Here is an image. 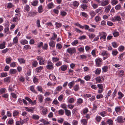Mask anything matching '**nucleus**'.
<instances>
[{
  "label": "nucleus",
  "instance_id": "59",
  "mask_svg": "<svg viewBox=\"0 0 125 125\" xmlns=\"http://www.w3.org/2000/svg\"><path fill=\"white\" fill-rule=\"evenodd\" d=\"M77 109L76 108H75L73 109L72 111V113L73 114H76L77 113Z\"/></svg>",
  "mask_w": 125,
  "mask_h": 125
},
{
  "label": "nucleus",
  "instance_id": "51",
  "mask_svg": "<svg viewBox=\"0 0 125 125\" xmlns=\"http://www.w3.org/2000/svg\"><path fill=\"white\" fill-rule=\"evenodd\" d=\"M83 101V99L81 98H80L77 99V103L81 104L82 103Z\"/></svg>",
  "mask_w": 125,
  "mask_h": 125
},
{
  "label": "nucleus",
  "instance_id": "53",
  "mask_svg": "<svg viewBox=\"0 0 125 125\" xmlns=\"http://www.w3.org/2000/svg\"><path fill=\"white\" fill-rule=\"evenodd\" d=\"M63 95L62 94L60 95L58 97V100L60 101H62L63 97Z\"/></svg>",
  "mask_w": 125,
  "mask_h": 125
},
{
  "label": "nucleus",
  "instance_id": "56",
  "mask_svg": "<svg viewBox=\"0 0 125 125\" xmlns=\"http://www.w3.org/2000/svg\"><path fill=\"white\" fill-rule=\"evenodd\" d=\"M121 8V6L120 4H118L116 5L115 7V8L116 10H119Z\"/></svg>",
  "mask_w": 125,
  "mask_h": 125
},
{
  "label": "nucleus",
  "instance_id": "29",
  "mask_svg": "<svg viewBox=\"0 0 125 125\" xmlns=\"http://www.w3.org/2000/svg\"><path fill=\"white\" fill-rule=\"evenodd\" d=\"M32 118L34 119L37 120L39 119V117L38 115H32Z\"/></svg>",
  "mask_w": 125,
  "mask_h": 125
},
{
  "label": "nucleus",
  "instance_id": "61",
  "mask_svg": "<svg viewBox=\"0 0 125 125\" xmlns=\"http://www.w3.org/2000/svg\"><path fill=\"white\" fill-rule=\"evenodd\" d=\"M106 114V112L104 111H103L100 113V114L102 116L104 117L105 116V114Z\"/></svg>",
  "mask_w": 125,
  "mask_h": 125
},
{
  "label": "nucleus",
  "instance_id": "31",
  "mask_svg": "<svg viewBox=\"0 0 125 125\" xmlns=\"http://www.w3.org/2000/svg\"><path fill=\"white\" fill-rule=\"evenodd\" d=\"M62 87L60 85L56 88V90L57 91H60L62 89Z\"/></svg>",
  "mask_w": 125,
  "mask_h": 125
},
{
  "label": "nucleus",
  "instance_id": "37",
  "mask_svg": "<svg viewBox=\"0 0 125 125\" xmlns=\"http://www.w3.org/2000/svg\"><path fill=\"white\" fill-rule=\"evenodd\" d=\"M19 21V19L18 18L17 16L14 17L12 19V21L14 22L18 21Z\"/></svg>",
  "mask_w": 125,
  "mask_h": 125
},
{
  "label": "nucleus",
  "instance_id": "50",
  "mask_svg": "<svg viewBox=\"0 0 125 125\" xmlns=\"http://www.w3.org/2000/svg\"><path fill=\"white\" fill-rule=\"evenodd\" d=\"M59 114L60 115H62L64 113L63 110L62 109L59 110L58 111Z\"/></svg>",
  "mask_w": 125,
  "mask_h": 125
},
{
  "label": "nucleus",
  "instance_id": "49",
  "mask_svg": "<svg viewBox=\"0 0 125 125\" xmlns=\"http://www.w3.org/2000/svg\"><path fill=\"white\" fill-rule=\"evenodd\" d=\"M113 34L114 37H116L118 36L119 35V33L118 32L116 31L114 32Z\"/></svg>",
  "mask_w": 125,
  "mask_h": 125
},
{
  "label": "nucleus",
  "instance_id": "20",
  "mask_svg": "<svg viewBox=\"0 0 125 125\" xmlns=\"http://www.w3.org/2000/svg\"><path fill=\"white\" fill-rule=\"evenodd\" d=\"M106 122L109 125H113V121L111 119H108Z\"/></svg>",
  "mask_w": 125,
  "mask_h": 125
},
{
  "label": "nucleus",
  "instance_id": "5",
  "mask_svg": "<svg viewBox=\"0 0 125 125\" xmlns=\"http://www.w3.org/2000/svg\"><path fill=\"white\" fill-rule=\"evenodd\" d=\"M112 21L115 22L116 21H120L121 19L120 16H115L112 18Z\"/></svg>",
  "mask_w": 125,
  "mask_h": 125
},
{
  "label": "nucleus",
  "instance_id": "19",
  "mask_svg": "<svg viewBox=\"0 0 125 125\" xmlns=\"http://www.w3.org/2000/svg\"><path fill=\"white\" fill-rule=\"evenodd\" d=\"M29 118L28 117H27L26 118L24 119L23 120L21 121V125H22L24 123H26L27 121L29 120Z\"/></svg>",
  "mask_w": 125,
  "mask_h": 125
},
{
  "label": "nucleus",
  "instance_id": "52",
  "mask_svg": "<svg viewBox=\"0 0 125 125\" xmlns=\"http://www.w3.org/2000/svg\"><path fill=\"white\" fill-rule=\"evenodd\" d=\"M80 58L83 59H86L87 57V56L86 55H80Z\"/></svg>",
  "mask_w": 125,
  "mask_h": 125
},
{
  "label": "nucleus",
  "instance_id": "8",
  "mask_svg": "<svg viewBox=\"0 0 125 125\" xmlns=\"http://www.w3.org/2000/svg\"><path fill=\"white\" fill-rule=\"evenodd\" d=\"M102 55L103 56L108 57L110 55L109 53H107L106 51H104L102 53Z\"/></svg>",
  "mask_w": 125,
  "mask_h": 125
},
{
  "label": "nucleus",
  "instance_id": "36",
  "mask_svg": "<svg viewBox=\"0 0 125 125\" xmlns=\"http://www.w3.org/2000/svg\"><path fill=\"white\" fill-rule=\"evenodd\" d=\"M47 108H45L44 109H43L42 111V114L44 115H45L46 114H47Z\"/></svg>",
  "mask_w": 125,
  "mask_h": 125
},
{
  "label": "nucleus",
  "instance_id": "22",
  "mask_svg": "<svg viewBox=\"0 0 125 125\" xmlns=\"http://www.w3.org/2000/svg\"><path fill=\"white\" fill-rule=\"evenodd\" d=\"M108 4V0H105L103 1L101 3V5L102 6H105Z\"/></svg>",
  "mask_w": 125,
  "mask_h": 125
},
{
  "label": "nucleus",
  "instance_id": "16",
  "mask_svg": "<svg viewBox=\"0 0 125 125\" xmlns=\"http://www.w3.org/2000/svg\"><path fill=\"white\" fill-rule=\"evenodd\" d=\"M49 44V45L52 47H53L55 46V43L54 41H53L52 40H51Z\"/></svg>",
  "mask_w": 125,
  "mask_h": 125
},
{
  "label": "nucleus",
  "instance_id": "15",
  "mask_svg": "<svg viewBox=\"0 0 125 125\" xmlns=\"http://www.w3.org/2000/svg\"><path fill=\"white\" fill-rule=\"evenodd\" d=\"M26 111L29 112H32L34 110V109L32 108H29L27 107L25 108Z\"/></svg>",
  "mask_w": 125,
  "mask_h": 125
},
{
  "label": "nucleus",
  "instance_id": "21",
  "mask_svg": "<svg viewBox=\"0 0 125 125\" xmlns=\"http://www.w3.org/2000/svg\"><path fill=\"white\" fill-rule=\"evenodd\" d=\"M43 69L42 66H40L39 67L37 68L36 69V70L37 73H40V72L41 70H42Z\"/></svg>",
  "mask_w": 125,
  "mask_h": 125
},
{
  "label": "nucleus",
  "instance_id": "41",
  "mask_svg": "<svg viewBox=\"0 0 125 125\" xmlns=\"http://www.w3.org/2000/svg\"><path fill=\"white\" fill-rule=\"evenodd\" d=\"M43 96L41 95H40L38 97L39 101L41 103L42 102Z\"/></svg>",
  "mask_w": 125,
  "mask_h": 125
},
{
  "label": "nucleus",
  "instance_id": "42",
  "mask_svg": "<svg viewBox=\"0 0 125 125\" xmlns=\"http://www.w3.org/2000/svg\"><path fill=\"white\" fill-rule=\"evenodd\" d=\"M13 43H18V39L17 36L15 37L13 39Z\"/></svg>",
  "mask_w": 125,
  "mask_h": 125
},
{
  "label": "nucleus",
  "instance_id": "40",
  "mask_svg": "<svg viewBox=\"0 0 125 125\" xmlns=\"http://www.w3.org/2000/svg\"><path fill=\"white\" fill-rule=\"evenodd\" d=\"M90 39H93L95 36V34L93 33H91L88 35Z\"/></svg>",
  "mask_w": 125,
  "mask_h": 125
},
{
  "label": "nucleus",
  "instance_id": "6",
  "mask_svg": "<svg viewBox=\"0 0 125 125\" xmlns=\"http://www.w3.org/2000/svg\"><path fill=\"white\" fill-rule=\"evenodd\" d=\"M116 121L118 123H123L124 122L122 117L121 116H118L116 119Z\"/></svg>",
  "mask_w": 125,
  "mask_h": 125
},
{
  "label": "nucleus",
  "instance_id": "25",
  "mask_svg": "<svg viewBox=\"0 0 125 125\" xmlns=\"http://www.w3.org/2000/svg\"><path fill=\"white\" fill-rule=\"evenodd\" d=\"M5 42H4L0 44V49H3L5 48Z\"/></svg>",
  "mask_w": 125,
  "mask_h": 125
},
{
  "label": "nucleus",
  "instance_id": "43",
  "mask_svg": "<svg viewBox=\"0 0 125 125\" xmlns=\"http://www.w3.org/2000/svg\"><path fill=\"white\" fill-rule=\"evenodd\" d=\"M21 43L23 45L27 44L28 43V41L26 40H24L21 41Z\"/></svg>",
  "mask_w": 125,
  "mask_h": 125
},
{
  "label": "nucleus",
  "instance_id": "58",
  "mask_svg": "<svg viewBox=\"0 0 125 125\" xmlns=\"http://www.w3.org/2000/svg\"><path fill=\"white\" fill-rule=\"evenodd\" d=\"M55 25L57 27V28H58L61 27L62 26V24L60 23H58V22H56L55 23Z\"/></svg>",
  "mask_w": 125,
  "mask_h": 125
},
{
  "label": "nucleus",
  "instance_id": "27",
  "mask_svg": "<svg viewBox=\"0 0 125 125\" xmlns=\"http://www.w3.org/2000/svg\"><path fill=\"white\" fill-rule=\"evenodd\" d=\"M60 68L62 71H64L67 69V66L66 65H63Z\"/></svg>",
  "mask_w": 125,
  "mask_h": 125
},
{
  "label": "nucleus",
  "instance_id": "33",
  "mask_svg": "<svg viewBox=\"0 0 125 125\" xmlns=\"http://www.w3.org/2000/svg\"><path fill=\"white\" fill-rule=\"evenodd\" d=\"M32 66L36 67L38 64V62L36 61H34L32 63Z\"/></svg>",
  "mask_w": 125,
  "mask_h": 125
},
{
  "label": "nucleus",
  "instance_id": "24",
  "mask_svg": "<svg viewBox=\"0 0 125 125\" xmlns=\"http://www.w3.org/2000/svg\"><path fill=\"white\" fill-rule=\"evenodd\" d=\"M47 7L48 8L50 9L52 8L53 7V5L52 2L50 3L47 5Z\"/></svg>",
  "mask_w": 125,
  "mask_h": 125
},
{
  "label": "nucleus",
  "instance_id": "45",
  "mask_svg": "<svg viewBox=\"0 0 125 125\" xmlns=\"http://www.w3.org/2000/svg\"><path fill=\"white\" fill-rule=\"evenodd\" d=\"M118 3L117 0H112L111 1V3L112 5H116Z\"/></svg>",
  "mask_w": 125,
  "mask_h": 125
},
{
  "label": "nucleus",
  "instance_id": "23",
  "mask_svg": "<svg viewBox=\"0 0 125 125\" xmlns=\"http://www.w3.org/2000/svg\"><path fill=\"white\" fill-rule=\"evenodd\" d=\"M38 12L40 13H41L43 11L42 6V5H40L38 7Z\"/></svg>",
  "mask_w": 125,
  "mask_h": 125
},
{
  "label": "nucleus",
  "instance_id": "30",
  "mask_svg": "<svg viewBox=\"0 0 125 125\" xmlns=\"http://www.w3.org/2000/svg\"><path fill=\"white\" fill-rule=\"evenodd\" d=\"M79 85L78 84H76L73 87L74 90L75 91H78L79 90Z\"/></svg>",
  "mask_w": 125,
  "mask_h": 125
},
{
  "label": "nucleus",
  "instance_id": "47",
  "mask_svg": "<svg viewBox=\"0 0 125 125\" xmlns=\"http://www.w3.org/2000/svg\"><path fill=\"white\" fill-rule=\"evenodd\" d=\"M112 45L113 47L115 48H116L118 46V45L115 42H112Z\"/></svg>",
  "mask_w": 125,
  "mask_h": 125
},
{
  "label": "nucleus",
  "instance_id": "4",
  "mask_svg": "<svg viewBox=\"0 0 125 125\" xmlns=\"http://www.w3.org/2000/svg\"><path fill=\"white\" fill-rule=\"evenodd\" d=\"M96 80V83H102L103 81L102 80L103 79V81L104 80V79L102 76H99L95 78Z\"/></svg>",
  "mask_w": 125,
  "mask_h": 125
},
{
  "label": "nucleus",
  "instance_id": "17",
  "mask_svg": "<svg viewBox=\"0 0 125 125\" xmlns=\"http://www.w3.org/2000/svg\"><path fill=\"white\" fill-rule=\"evenodd\" d=\"M18 60L20 63L21 64L22 63L24 64L25 63V60L23 59L22 58H18Z\"/></svg>",
  "mask_w": 125,
  "mask_h": 125
},
{
  "label": "nucleus",
  "instance_id": "60",
  "mask_svg": "<svg viewBox=\"0 0 125 125\" xmlns=\"http://www.w3.org/2000/svg\"><path fill=\"white\" fill-rule=\"evenodd\" d=\"M30 9V8L29 6L27 5H26L25 7V9L27 11H29Z\"/></svg>",
  "mask_w": 125,
  "mask_h": 125
},
{
  "label": "nucleus",
  "instance_id": "63",
  "mask_svg": "<svg viewBox=\"0 0 125 125\" xmlns=\"http://www.w3.org/2000/svg\"><path fill=\"white\" fill-rule=\"evenodd\" d=\"M108 67L107 66H104L103 68V71L104 72H106L107 71Z\"/></svg>",
  "mask_w": 125,
  "mask_h": 125
},
{
  "label": "nucleus",
  "instance_id": "11",
  "mask_svg": "<svg viewBox=\"0 0 125 125\" xmlns=\"http://www.w3.org/2000/svg\"><path fill=\"white\" fill-rule=\"evenodd\" d=\"M75 82L74 81H73L71 82L68 83V85L69 87L70 88H71L73 86Z\"/></svg>",
  "mask_w": 125,
  "mask_h": 125
},
{
  "label": "nucleus",
  "instance_id": "48",
  "mask_svg": "<svg viewBox=\"0 0 125 125\" xmlns=\"http://www.w3.org/2000/svg\"><path fill=\"white\" fill-rule=\"evenodd\" d=\"M88 112V109L87 108H84L83 110V114H86Z\"/></svg>",
  "mask_w": 125,
  "mask_h": 125
},
{
  "label": "nucleus",
  "instance_id": "32",
  "mask_svg": "<svg viewBox=\"0 0 125 125\" xmlns=\"http://www.w3.org/2000/svg\"><path fill=\"white\" fill-rule=\"evenodd\" d=\"M36 14V13L34 12H29L28 15L30 16H33L35 15Z\"/></svg>",
  "mask_w": 125,
  "mask_h": 125
},
{
  "label": "nucleus",
  "instance_id": "26",
  "mask_svg": "<svg viewBox=\"0 0 125 125\" xmlns=\"http://www.w3.org/2000/svg\"><path fill=\"white\" fill-rule=\"evenodd\" d=\"M90 14L91 16V18L94 17L96 13L94 11L92 10L90 12Z\"/></svg>",
  "mask_w": 125,
  "mask_h": 125
},
{
  "label": "nucleus",
  "instance_id": "62",
  "mask_svg": "<svg viewBox=\"0 0 125 125\" xmlns=\"http://www.w3.org/2000/svg\"><path fill=\"white\" fill-rule=\"evenodd\" d=\"M118 53V52L116 50L113 51L112 52V54L113 55L116 56Z\"/></svg>",
  "mask_w": 125,
  "mask_h": 125
},
{
  "label": "nucleus",
  "instance_id": "57",
  "mask_svg": "<svg viewBox=\"0 0 125 125\" xmlns=\"http://www.w3.org/2000/svg\"><path fill=\"white\" fill-rule=\"evenodd\" d=\"M111 91L110 90L109 91L107 95L105 97V98H107V99H108V97L110 96V95H111Z\"/></svg>",
  "mask_w": 125,
  "mask_h": 125
},
{
  "label": "nucleus",
  "instance_id": "13",
  "mask_svg": "<svg viewBox=\"0 0 125 125\" xmlns=\"http://www.w3.org/2000/svg\"><path fill=\"white\" fill-rule=\"evenodd\" d=\"M53 35L52 36V37L50 38L51 40H55L57 38V35L55 33H53Z\"/></svg>",
  "mask_w": 125,
  "mask_h": 125
},
{
  "label": "nucleus",
  "instance_id": "55",
  "mask_svg": "<svg viewBox=\"0 0 125 125\" xmlns=\"http://www.w3.org/2000/svg\"><path fill=\"white\" fill-rule=\"evenodd\" d=\"M52 60L53 62H54L59 61V59L57 57H53L52 58Z\"/></svg>",
  "mask_w": 125,
  "mask_h": 125
},
{
  "label": "nucleus",
  "instance_id": "12",
  "mask_svg": "<svg viewBox=\"0 0 125 125\" xmlns=\"http://www.w3.org/2000/svg\"><path fill=\"white\" fill-rule=\"evenodd\" d=\"M105 12L107 13L108 12L111 8V6L110 5H109L108 6L105 7Z\"/></svg>",
  "mask_w": 125,
  "mask_h": 125
},
{
  "label": "nucleus",
  "instance_id": "10",
  "mask_svg": "<svg viewBox=\"0 0 125 125\" xmlns=\"http://www.w3.org/2000/svg\"><path fill=\"white\" fill-rule=\"evenodd\" d=\"M87 120L86 119H82L81 120V122L82 124L85 125L87 124Z\"/></svg>",
  "mask_w": 125,
  "mask_h": 125
},
{
  "label": "nucleus",
  "instance_id": "54",
  "mask_svg": "<svg viewBox=\"0 0 125 125\" xmlns=\"http://www.w3.org/2000/svg\"><path fill=\"white\" fill-rule=\"evenodd\" d=\"M6 61L7 63L9 64L11 62V59L10 58H7L6 59Z\"/></svg>",
  "mask_w": 125,
  "mask_h": 125
},
{
  "label": "nucleus",
  "instance_id": "1",
  "mask_svg": "<svg viewBox=\"0 0 125 125\" xmlns=\"http://www.w3.org/2000/svg\"><path fill=\"white\" fill-rule=\"evenodd\" d=\"M106 33L104 32H102L99 33V35L101 36L100 39L102 42L105 41L106 38Z\"/></svg>",
  "mask_w": 125,
  "mask_h": 125
},
{
  "label": "nucleus",
  "instance_id": "18",
  "mask_svg": "<svg viewBox=\"0 0 125 125\" xmlns=\"http://www.w3.org/2000/svg\"><path fill=\"white\" fill-rule=\"evenodd\" d=\"M40 121V122H42L43 123V124L44 125L46 124H49V122H48L47 121L45 120L44 119H41Z\"/></svg>",
  "mask_w": 125,
  "mask_h": 125
},
{
  "label": "nucleus",
  "instance_id": "28",
  "mask_svg": "<svg viewBox=\"0 0 125 125\" xmlns=\"http://www.w3.org/2000/svg\"><path fill=\"white\" fill-rule=\"evenodd\" d=\"M65 114L69 116L71 115V113L70 110L66 109H65Z\"/></svg>",
  "mask_w": 125,
  "mask_h": 125
},
{
  "label": "nucleus",
  "instance_id": "7",
  "mask_svg": "<svg viewBox=\"0 0 125 125\" xmlns=\"http://www.w3.org/2000/svg\"><path fill=\"white\" fill-rule=\"evenodd\" d=\"M102 60L100 58H97L95 60V62L97 66H99L101 64Z\"/></svg>",
  "mask_w": 125,
  "mask_h": 125
},
{
  "label": "nucleus",
  "instance_id": "44",
  "mask_svg": "<svg viewBox=\"0 0 125 125\" xmlns=\"http://www.w3.org/2000/svg\"><path fill=\"white\" fill-rule=\"evenodd\" d=\"M10 73L12 74H15L16 73V71L15 69H11L10 71Z\"/></svg>",
  "mask_w": 125,
  "mask_h": 125
},
{
  "label": "nucleus",
  "instance_id": "3",
  "mask_svg": "<svg viewBox=\"0 0 125 125\" xmlns=\"http://www.w3.org/2000/svg\"><path fill=\"white\" fill-rule=\"evenodd\" d=\"M67 51L71 54L76 52V50L75 48H69L67 50Z\"/></svg>",
  "mask_w": 125,
  "mask_h": 125
},
{
  "label": "nucleus",
  "instance_id": "14",
  "mask_svg": "<svg viewBox=\"0 0 125 125\" xmlns=\"http://www.w3.org/2000/svg\"><path fill=\"white\" fill-rule=\"evenodd\" d=\"M45 60L43 58H41L40 60L39 61V64L40 65H43L45 63Z\"/></svg>",
  "mask_w": 125,
  "mask_h": 125
},
{
  "label": "nucleus",
  "instance_id": "39",
  "mask_svg": "<svg viewBox=\"0 0 125 125\" xmlns=\"http://www.w3.org/2000/svg\"><path fill=\"white\" fill-rule=\"evenodd\" d=\"M101 19L99 16H96L95 18V21L96 22H98L101 20Z\"/></svg>",
  "mask_w": 125,
  "mask_h": 125
},
{
  "label": "nucleus",
  "instance_id": "64",
  "mask_svg": "<svg viewBox=\"0 0 125 125\" xmlns=\"http://www.w3.org/2000/svg\"><path fill=\"white\" fill-rule=\"evenodd\" d=\"M73 125H77L78 124V122L76 120H73L72 122Z\"/></svg>",
  "mask_w": 125,
  "mask_h": 125
},
{
  "label": "nucleus",
  "instance_id": "38",
  "mask_svg": "<svg viewBox=\"0 0 125 125\" xmlns=\"http://www.w3.org/2000/svg\"><path fill=\"white\" fill-rule=\"evenodd\" d=\"M19 80L20 82H23L25 80L24 77L21 76L19 78Z\"/></svg>",
  "mask_w": 125,
  "mask_h": 125
},
{
  "label": "nucleus",
  "instance_id": "9",
  "mask_svg": "<svg viewBox=\"0 0 125 125\" xmlns=\"http://www.w3.org/2000/svg\"><path fill=\"white\" fill-rule=\"evenodd\" d=\"M117 73L118 75L120 76H123L124 75L125 73L124 71L122 70L118 71L117 72Z\"/></svg>",
  "mask_w": 125,
  "mask_h": 125
},
{
  "label": "nucleus",
  "instance_id": "35",
  "mask_svg": "<svg viewBox=\"0 0 125 125\" xmlns=\"http://www.w3.org/2000/svg\"><path fill=\"white\" fill-rule=\"evenodd\" d=\"M118 94L119 95L118 98L119 99H121L124 96V94L121 92H119L118 93Z\"/></svg>",
  "mask_w": 125,
  "mask_h": 125
},
{
  "label": "nucleus",
  "instance_id": "2",
  "mask_svg": "<svg viewBox=\"0 0 125 125\" xmlns=\"http://www.w3.org/2000/svg\"><path fill=\"white\" fill-rule=\"evenodd\" d=\"M47 63L48 65L46 66L47 68L49 70H52L54 68L53 63L49 61H48Z\"/></svg>",
  "mask_w": 125,
  "mask_h": 125
},
{
  "label": "nucleus",
  "instance_id": "34",
  "mask_svg": "<svg viewBox=\"0 0 125 125\" xmlns=\"http://www.w3.org/2000/svg\"><path fill=\"white\" fill-rule=\"evenodd\" d=\"M4 81L5 82L9 83L10 81V78L9 77H7L4 79Z\"/></svg>",
  "mask_w": 125,
  "mask_h": 125
},
{
  "label": "nucleus",
  "instance_id": "46",
  "mask_svg": "<svg viewBox=\"0 0 125 125\" xmlns=\"http://www.w3.org/2000/svg\"><path fill=\"white\" fill-rule=\"evenodd\" d=\"M79 3L77 2V1H74L73 3V5L75 7H77L79 5Z\"/></svg>",
  "mask_w": 125,
  "mask_h": 125
}]
</instances>
